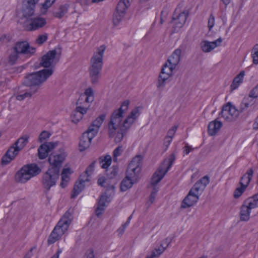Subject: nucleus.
Here are the masks:
<instances>
[{"mask_svg": "<svg viewBox=\"0 0 258 258\" xmlns=\"http://www.w3.org/2000/svg\"><path fill=\"white\" fill-rule=\"evenodd\" d=\"M66 155L63 149H60V153L51 154L48 159L49 166L41 177L42 187L48 192L51 187L56 184L60 175V169L64 161Z\"/></svg>", "mask_w": 258, "mask_h": 258, "instance_id": "nucleus-1", "label": "nucleus"}, {"mask_svg": "<svg viewBox=\"0 0 258 258\" xmlns=\"http://www.w3.org/2000/svg\"><path fill=\"white\" fill-rule=\"evenodd\" d=\"M105 48L103 45L100 46L90 59L88 72L92 84H97L101 78V71L103 64V57Z\"/></svg>", "mask_w": 258, "mask_h": 258, "instance_id": "nucleus-2", "label": "nucleus"}, {"mask_svg": "<svg viewBox=\"0 0 258 258\" xmlns=\"http://www.w3.org/2000/svg\"><path fill=\"white\" fill-rule=\"evenodd\" d=\"M54 70L52 69H43L42 70L27 74L24 78L23 84L29 87L30 89L35 91L36 93L40 86L50 77L53 73Z\"/></svg>", "mask_w": 258, "mask_h": 258, "instance_id": "nucleus-3", "label": "nucleus"}, {"mask_svg": "<svg viewBox=\"0 0 258 258\" xmlns=\"http://www.w3.org/2000/svg\"><path fill=\"white\" fill-rule=\"evenodd\" d=\"M13 52L8 58L9 64L13 65L16 63L19 57L23 55L29 58L33 55L36 52L35 47L30 46L27 41H19L12 47Z\"/></svg>", "mask_w": 258, "mask_h": 258, "instance_id": "nucleus-4", "label": "nucleus"}, {"mask_svg": "<svg viewBox=\"0 0 258 258\" xmlns=\"http://www.w3.org/2000/svg\"><path fill=\"white\" fill-rule=\"evenodd\" d=\"M130 103L128 100H124L121 103L120 107L118 109L114 110L112 112L108 124L109 138L113 137L116 130L120 128L123 118V113L127 110Z\"/></svg>", "mask_w": 258, "mask_h": 258, "instance_id": "nucleus-5", "label": "nucleus"}, {"mask_svg": "<svg viewBox=\"0 0 258 258\" xmlns=\"http://www.w3.org/2000/svg\"><path fill=\"white\" fill-rule=\"evenodd\" d=\"M258 207V193L245 200L240 208L239 217L241 221L246 222L250 219L251 210Z\"/></svg>", "mask_w": 258, "mask_h": 258, "instance_id": "nucleus-6", "label": "nucleus"}, {"mask_svg": "<svg viewBox=\"0 0 258 258\" xmlns=\"http://www.w3.org/2000/svg\"><path fill=\"white\" fill-rule=\"evenodd\" d=\"M175 159V155L172 153L170 155L167 159L164 161L162 166H160L153 174L151 181L152 185L156 186L162 179L172 166Z\"/></svg>", "mask_w": 258, "mask_h": 258, "instance_id": "nucleus-7", "label": "nucleus"}, {"mask_svg": "<svg viewBox=\"0 0 258 258\" xmlns=\"http://www.w3.org/2000/svg\"><path fill=\"white\" fill-rule=\"evenodd\" d=\"M175 10L174 13L173 14L172 20L170 23L172 25V29L171 33L172 34L177 33L179 32L180 29L182 28L186 19L189 15L188 10H184L182 12H180L179 14H176Z\"/></svg>", "mask_w": 258, "mask_h": 258, "instance_id": "nucleus-8", "label": "nucleus"}, {"mask_svg": "<svg viewBox=\"0 0 258 258\" xmlns=\"http://www.w3.org/2000/svg\"><path fill=\"white\" fill-rule=\"evenodd\" d=\"M130 6V0H120L113 14L112 22L117 26L125 16L126 10Z\"/></svg>", "mask_w": 258, "mask_h": 258, "instance_id": "nucleus-9", "label": "nucleus"}, {"mask_svg": "<svg viewBox=\"0 0 258 258\" xmlns=\"http://www.w3.org/2000/svg\"><path fill=\"white\" fill-rule=\"evenodd\" d=\"M115 186L113 185L106 187L105 192L100 196L98 202V206L95 210L96 215L99 217L102 215V211L104 210L106 202H108L109 197L114 194Z\"/></svg>", "mask_w": 258, "mask_h": 258, "instance_id": "nucleus-10", "label": "nucleus"}, {"mask_svg": "<svg viewBox=\"0 0 258 258\" xmlns=\"http://www.w3.org/2000/svg\"><path fill=\"white\" fill-rule=\"evenodd\" d=\"M57 54L55 49L48 51L45 55L41 57L39 67H42L44 69L52 68L53 70L56 62H54Z\"/></svg>", "mask_w": 258, "mask_h": 258, "instance_id": "nucleus-11", "label": "nucleus"}, {"mask_svg": "<svg viewBox=\"0 0 258 258\" xmlns=\"http://www.w3.org/2000/svg\"><path fill=\"white\" fill-rule=\"evenodd\" d=\"M57 142H46L42 144L38 149V157L40 159H45L50 151L57 145Z\"/></svg>", "mask_w": 258, "mask_h": 258, "instance_id": "nucleus-12", "label": "nucleus"}, {"mask_svg": "<svg viewBox=\"0 0 258 258\" xmlns=\"http://www.w3.org/2000/svg\"><path fill=\"white\" fill-rule=\"evenodd\" d=\"M95 136L94 133L89 132L88 130L83 134L79 143V149L81 152L85 151L90 146L91 140Z\"/></svg>", "mask_w": 258, "mask_h": 258, "instance_id": "nucleus-13", "label": "nucleus"}, {"mask_svg": "<svg viewBox=\"0 0 258 258\" xmlns=\"http://www.w3.org/2000/svg\"><path fill=\"white\" fill-rule=\"evenodd\" d=\"M67 230L62 228L60 223H57L48 238V244H52L58 240Z\"/></svg>", "mask_w": 258, "mask_h": 258, "instance_id": "nucleus-14", "label": "nucleus"}, {"mask_svg": "<svg viewBox=\"0 0 258 258\" xmlns=\"http://www.w3.org/2000/svg\"><path fill=\"white\" fill-rule=\"evenodd\" d=\"M30 23L28 26V30L34 31L43 27L46 24L45 19L37 17L30 19Z\"/></svg>", "mask_w": 258, "mask_h": 258, "instance_id": "nucleus-15", "label": "nucleus"}, {"mask_svg": "<svg viewBox=\"0 0 258 258\" xmlns=\"http://www.w3.org/2000/svg\"><path fill=\"white\" fill-rule=\"evenodd\" d=\"M199 199V195H197L192 192V191L189 190L187 195L183 200L181 208L185 209L192 206L198 201Z\"/></svg>", "mask_w": 258, "mask_h": 258, "instance_id": "nucleus-16", "label": "nucleus"}, {"mask_svg": "<svg viewBox=\"0 0 258 258\" xmlns=\"http://www.w3.org/2000/svg\"><path fill=\"white\" fill-rule=\"evenodd\" d=\"M39 0H27V4L23 8V16L29 18L34 14L36 4Z\"/></svg>", "mask_w": 258, "mask_h": 258, "instance_id": "nucleus-17", "label": "nucleus"}, {"mask_svg": "<svg viewBox=\"0 0 258 258\" xmlns=\"http://www.w3.org/2000/svg\"><path fill=\"white\" fill-rule=\"evenodd\" d=\"M106 117L105 114H102L96 118L93 121L91 125H90L87 130L89 132H92L95 134H97L99 128L102 124Z\"/></svg>", "mask_w": 258, "mask_h": 258, "instance_id": "nucleus-18", "label": "nucleus"}, {"mask_svg": "<svg viewBox=\"0 0 258 258\" xmlns=\"http://www.w3.org/2000/svg\"><path fill=\"white\" fill-rule=\"evenodd\" d=\"M73 213V210L71 208L69 209L57 223H60V225L62 226V228L64 230H68V228L72 221Z\"/></svg>", "mask_w": 258, "mask_h": 258, "instance_id": "nucleus-19", "label": "nucleus"}, {"mask_svg": "<svg viewBox=\"0 0 258 258\" xmlns=\"http://www.w3.org/2000/svg\"><path fill=\"white\" fill-rule=\"evenodd\" d=\"M31 178V176L24 166L15 174L16 181L21 183H25Z\"/></svg>", "mask_w": 258, "mask_h": 258, "instance_id": "nucleus-20", "label": "nucleus"}, {"mask_svg": "<svg viewBox=\"0 0 258 258\" xmlns=\"http://www.w3.org/2000/svg\"><path fill=\"white\" fill-rule=\"evenodd\" d=\"M14 151V147H10L7 150L1 159V164L2 165H7L9 164L18 155V153Z\"/></svg>", "mask_w": 258, "mask_h": 258, "instance_id": "nucleus-21", "label": "nucleus"}, {"mask_svg": "<svg viewBox=\"0 0 258 258\" xmlns=\"http://www.w3.org/2000/svg\"><path fill=\"white\" fill-rule=\"evenodd\" d=\"M172 75L166 74H162L160 72L156 83V87L158 91L162 92L166 86V81Z\"/></svg>", "mask_w": 258, "mask_h": 258, "instance_id": "nucleus-22", "label": "nucleus"}, {"mask_svg": "<svg viewBox=\"0 0 258 258\" xmlns=\"http://www.w3.org/2000/svg\"><path fill=\"white\" fill-rule=\"evenodd\" d=\"M222 126V122L215 119L209 123L208 133L211 136H215Z\"/></svg>", "mask_w": 258, "mask_h": 258, "instance_id": "nucleus-23", "label": "nucleus"}, {"mask_svg": "<svg viewBox=\"0 0 258 258\" xmlns=\"http://www.w3.org/2000/svg\"><path fill=\"white\" fill-rule=\"evenodd\" d=\"M29 137L27 135L19 138L11 147H14V151L18 154L28 143Z\"/></svg>", "mask_w": 258, "mask_h": 258, "instance_id": "nucleus-24", "label": "nucleus"}, {"mask_svg": "<svg viewBox=\"0 0 258 258\" xmlns=\"http://www.w3.org/2000/svg\"><path fill=\"white\" fill-rule=\"evenodd\" d=\"M181 50L180 48L176 49L168 58L167 62L176 68L180 60Z\"/></svg>", "mask_w": 258, "mask_h": 258, "instance_id": "nucleus-25", "label": "nucleus"}, {"mask_svg": "<svg viewBox=\"0 0 258 258\" xmlns=\"http://www.w3.org/2000/svg\"><path fill=\"white\" fill-rule=\"evenodd\" d=\"M86 108L84 107H76L71 115L72 120L73 122L77 123L82 119L83 115L86 114L85 110Z\"/></svg>", "mask_w": 258, "mask_h": 258, "instance_id": "nucleus-26", "label": "nucleus"}, {"mask_svg": "<svg viewBox=\"0 0 258 258\" xmlns=\"http://www.w3.org/2000/svg\"><path fill=\"white\" fill-rule=\"evenodd\" d=\"M255 103L254 99L251 97L248 96L244 97L239 106L240 112L242 113L246 111L248 107L251 106Z\"/></svg>", "mask_w": 258, "mask_h": 258, "instance_id": "nucleus-27", "label": "nucleus"}, {"mask_svg": "<svg viewBox=\"0 0 258 258\" xmlns=\"http://www.w3.org/2000/svg\"><path fill=\"white\" fill-rule=\"evenodd\" d=\"M253 174V169L252 168L248 169L246 173L240 177L239 184H241L242 183L246 187H247L252 179Z\"/></svg>", "mask_w": 258, "mask_h": 258, "instance_id": "nucleus-28", "label": "nucleus"}, {"mask_svg": "<svg viewBox=\"0 0 258 258\" xmlns=\"http://www.w3.org/2000/svg\"><path fill=\"white\" fill-rule=\"evenodd\" d=\"M24 166L31 178L38 175L41 171L40 168L36 164L32 163Z\"/></svg>", "mask_w": 258, "mask_h": 258, "instance_id": "nucleus-29", "label": "nucleus"}, {"mask_svg": "<svg viewBox=\"0 0 258 258\" xmlns=\"http://www.w3.org/2000/svg\"><path fill=\"white\" fill-rule=\"evenodd\" d=\"M230 107H231V103L230 102L223 105L219 116L223 117L225 120L228 121H231L232 117L230 116Z\"/></svg>", "mask_w": 258, "mask_h": 258, "instance_id": "nucleus-30", "label": "nucleus"}, {"mask_svg": "<svg viewBox=\"0 0 258 258\" xmlns=\"http://www.w3.org/2000/svg\"><path fill=\"white\" fill-rule=\"evenodd\" d=\"M143 156L141 155H136L129 163L127 168L133 170L137 168H142Z\"/></svg>", "mask_w": 258, "mask_h": 258, "instance_id": "nucleus-31", "label": "nucleus"}, {"mask_svg": "<svg viewBox=\"0 0 258 258\" xmlns=\"http://www.w3.org/2000/svg\"><path fill=\"white\" fill-rule=\"evenodd\" d=\"M136 182L137 181L133 180L131 177H127V175H126L125 177L120 183V190L122 191L127 190L128 188L132 187L133 184Z\"/></svg>", "mask_w": 258, "mask_h": 258, "instance_id": "nucleus-32", "label": "nucleus"}, {"mask_svg": "<svg viewBox=\"0 0 258 258\" xmlns=\"http://www.w3.org/2000/svg\"><path fill=\"white\" fill-rule=\"evenodd\" d=\"M245 75L244 71H241L233 80L230 85V88L232 90L237 89L239 85L242 83Z\"/></svg>", "mask_w": 258, "mask_h": 258, "instance_id": "nucleus-33", "label": "nucleus"}, {"mask_svg": "<svg viewBox=\"0 0 258 258\" xmlns=\"http://www.w3.org/2000/svg\"><path fill=\"white\" fill-rule=\"evenodd\" d=\"M84 187V184L80 181L76 182L71 195V198H75L83 190Z\"/></svg>", "mask_w": 258, "mask_h": 258, "instance_id": "nucleus-34", "label": "nucleus"}, {"mask_svg": "<svg viewBox=\"0 0 258 258\" xmlns=\"http://www.w3.org/2000/svg\"><path fill=\"white\" fill-rule=\"evenodd\" d=\"M201 47L203 52H209L216 47V45H214L212 42L204 40L201 42Z\"/></svg>", "mask_w": 258, "mask_h": 258, "instance_id": "nucleus-35", "label": "nucleus"}, {"mask_svg": "<svg viewBox=\"0 0 258 258\" xmlns=\"http://www.w3.org/2000/svg\"><path fill=\"white\" fill-rule=\"evenodd\" d=\"M68 8L69 5L67 4L60 5L59 7L58 12H55L53 13V16L56 18L61 19L66 13H67Z\"/></svg>", "mask_w": 258, "mask_h": 258, "instance_id": "nucleus-36", "label": "nucleus"}, {"mask_svg": "<svg viewBox=\"0 0 258 258\" xmlns=\"http://www.w3.org/2000/svg\"><path fill=\"white\" fill-rule=\"evenodd\" d=\"M99 162L102 164L101 168H107L111 164L112 159L110 155H106L105 157L101 156L99 158Z\"/></svg>", "mask_w": 258, "mask_h": 258, "instance_id": "nucleus-37", "label": "nucleus"}, {"mask_svg": "<svg viewBox=\"0 0 258 258\" xmlns=\"http://www.w3.org/2000/svg\"><path fill=\"white\" fill-rule=\"evenodd\" d=\"M142 168H137L133 170H130V169H127L126 171V175L127 177H131L133 180L137 181L138 176L141 172Z\"/></svg>", "mask_w": 258, "mask_h": 258, "instance_id": "nucleus-38", "label": "nucleus"}, {"mask_svg": "<svg viewBox=\"0 0 258 258\" xmlns=\"http://www.w3.org/2000/svg\"><path fill=\"white\" fill-rule=\"evenodd\" d=\"M175 69V67L172 66V65L166 61L162 66L161 72H162V74H166L167 75L169 74L172 75L173 71Z\"/></svg>", "mask_w": 258, "mask_h": 258, "instance_id": "nucleus-39", "label": "nucleus"}, {"mask_svg": "<svg viewBox=\"0 0 258 258\" xmlns=\"http://www.w3.org/2000/svg\"><path fill=\"white\" fill-rule=\"evenodd\" d=\"M135 120L129 115L123 120L120 126L123 127L124 130H128L131 125L134 123Z\"/></svg>", "mask_w": 258, "mask_h": 258, "instance_id": "nucleus-40", "label": "nucleus"}, {"mask_svg": "<svg viewBox=\"0 0 258 258\" xmlns=\"http://www.w3.org/2000/svg\"><path fill=\"white\" fill-rule=\"evenodd\" d=\"M106 171L108 178L112 179L116 176L118 171V168L116 166H113L111 168L106 169Z\"/></svg>", "mask_w": 258, "mask_h": 258, "instance_id": "nucleus-41", "label": "nucleus"}, {"mask_svg": "<svg viewBox=\"0 0 258 258\" xmlns=\"http://www.w3.org/2000/svg\"><path fill=\"white\" fill-rule=\"evenodd\" d=\"M123 129V127L120 126V128H119V131L117 132V135L114 139V141L116 143L120 142L122 141L124 137V135H125V134L126 133L127 130H124Z\"/></svg>", "mask_w": 258, "mask_h": 258, "instance_id": "nucleus-42", "label": "nucleus"}, {"mask_svg": "<svg viewBox=\"0 0 258 258\" xmlns=\"http://www.w3.org/2000/svg\"><path fill=\"white\" fill-rule=\"evenodd\" d=\"M240 185V187H237L234 191L233 196L235 199L239 198L247 188V187L244 185L242 183Z\"/></svg>", "mask_w": 258, "mask_h": 258, "instance_id": "nucleus-43", "label": "nucleus"}, {"mask_svg": "<svg viewBox=\"0 0 258 258\" xmlns=\"http://www.w3.org/2000/svg\"><path fill=\"white\" fill-rule=\"evenodd\" d=\"M35 91H33L31 89H29V91L28 92H26L25 93L23 94L17 95L16 97V99L19 101H22L25 99L27 97H31L34 94H35Z\"/></svg>", "mask_w": 258, "mask_h": 258, "instance_id": "nucleus-44", "label": "nucleus"}, {"mask_svg": "<svg viewBox=\"0 0 258 258\" xmlns=\"http://www.w3.org/2000/svg\"><path fill=\"white\" fill-rule=\"evenodd\" d=\"M205 188L203 185H201L199 182L197 181L192 188L190 189V191L198 195L200 192H202Z\"/></svg>", "mask_w": 258, "mask_h": 258, "instance_id": "nucleus-45", "label": "nucleus"}, {"mask_svg": "<svg viewBox=\"0 0 258 258\" xmlns=\"http://www.w3.org/2000/svg\"><path fill=\"white\" fill-rule=\"evenodd\" d=\"M56 0H45L42 5L41 12L43 14L46 13L47 10L50 8L55 2Z\"/></svg>", "mask_w": 258, "mask_h": 258, "instance_id": "nucleus-46", "label": "nucleus"}, {"mask_svg": "<svg viewBox=\"0 0 258 258\" xmlns=\"http://www.w3.org/2000/svg\"><path fill=\"white\" fill-rule=\"evenodd\" d=\"M164 252V249L155 248L151 254L147 255L145 258H155L159 256Z\"/></svg>", "mask_w": 258, "mask_h": 258, "instance_id": "nucleus-47", "label": "nucleus"}, {"mask_svg": "<svg viewBox=\"0 0 258 258\" xmlns=\"http://www.w3.org/2000/svg\"><path fill=\"white\" fill-rule=\"evenodd\" d=\"M123 149L122 146H119L116 148L115 149L113 152V161L114 162L117 161V157L119 156L123 152Z\"/></svg>", "mask_w": 258, "mask_h": 258, "instance_id": "nucleus-48", "label": "nucleus"}, {"mask_svg": "<svg viewBox=\"0 0 258 258\" xmlns=\"http://www.w3.org/2000/svg\"><path fill=\"white\" fill-rule=\"evenodd\" d=\"M230 116L232 117V121L236 118L240 112L239 109H237L235 106L231 104V107L230 109Z\"/></svg>", "mask_w": 258, "mask_h": 258, "instance_id": "nucleus-49", "label": "nucleus"}, {"mask_svg": "<svg viewBox=\"0 0 258 258\" xmlns=\"http://www.w3.org/2000/svg\"><path fill=\"white\" fill-rule=\"evenodd\" d=\"M48 39V34L47 33H45L42 35H39L37 39L36 40V42L39 45H41L45 42L47 41Z\"/></svg>", "mask_w": 258, "mask_h": 258, "instance_id": "nucleus-50", "label": "nucleus"}, {"mask_svg": "<svg viewBox=\"0 0 258 258\" xmlns=\"http://www.w3.org/2000/svg\"><path fill=\"white\" fill-rule=\"evenodd\" d=\"M172 240V238L170 237H167L164 240H163L161 243L160 244V246L158 248V249H164V251L166 249V248L168 246L169 244Z\"/></svg>", "mask_w": 258, "mask_h": 258, "instance_id": "nucleus-51", "label": "nucleus"}, {"mask_svg": "<svg viewBox=\"0 0 258 258\" xmlns=\"http://www.w3.org/2000/svg\"><path fill=\"white\" fill-rule=\"evenodd\" d=\"M93 100V97L90 96H86V95H80L78 99V103L81 104L82 102H85V103H88L90 104V102H92Z\"/></svg>", "mask_w": 258, "mask_h": 258, "instance_id": "nucleus-52", "label": "nucleus"}, {"mask_svg": "<svg viewBox=\"0 0 258 258\" xmlns=\"http://www.w3.org/2000/svg\"><path fill=\"white\" fill-rule=\"evenodd\" d=\"M132 215L128 217L126 222L124 224L122 225L118 229L117 232H118L119 234L122 235L123 233V232L125 230V229L126 228V227L128 226V224L130 223V220L132 219Z\"/></svg>", "mask_w": 258, "mask_h": 258, "instance_id": "nucleus-53", "label": "nucleus"}, {"mask_svg": "<svg viewBox=\"0 0 258 258\" xmlns=\"http://www.w3.org/2000/svg\"><path fill=\"white\" fill-rule=\"evenodd\" d=\"M50 136L51 134L48 132L44 131L42 132L40 134L39 137V141L40 142H42L45 140L48 139Z\"/></svg>", "mask_w": 258, "mask_h": 258, "instance_id": "nucleus-54", "label": "nucleus"}, {"mask_svg": "<svg viewBox=\"0 0 258 258\" xmlns=\"http://www.w3.org/2000/svg\"><path fill=\"white\" fill-rule=\"evenodd\" d=\"M197 181L199 182L201 185H203L204 188H205L206 186L209 183L210 178L208 175H205Z\"/></svg>", "mask_w": 258, "mask_h": 258, "instance_id": "nucleus-55", "label": "nucleus"}, {"mask_svg": "<svg viewBox=\"0 0 258 258\" xmlns=\"http://www.w3.org/2000/svg\"><path fill=\"white\" fill-rule=\"evenodd\" d=\"M12 36L10 34H3L0 37V43H7L11 41Z\"/></svg>", "mask_w": 258, "mask_h": 258, "instance_id": "nucleus-56", "label": "nucleus"}, {"mask_svg": "<svg viewBox=\"0 0 258 258\" xmlns=\"http://www.w3.org/2000/svg\"><path fill=\"white\" fill-rule=\"evenodd\" d=\"M248 95L254 99L258 97V84L250 91Z\"/></svg>", "mask_w": 258, "mask_h": 258, "instance_id": "nucleus-57", "label": "nucleus"}, {"mask_svg": "<svg viewBox=\"0 0 258 258\" xmlns=\"http://www.w3.org/2000/svg\"><path fill=\"white\" fill-rule=\"evenodd\" d=\"M139 115V107H137L132 110L128 115L135 120Z\"/></svg>", "mask_w": 258, "mask_h": 258, "instance_id": "nucleus-58", "label": "nucleus"}, {"mask_svg": "<svg viewBox=\"0 0 258 258\" xmlns=\"http://www.w3.org/2000/svg\"><path fill=\"white\" fill-rule=\"evenodd\" d=\"M96 163V161L95 160L93 161L85 170V171L87 173L89 176L93 173Z\"/></svg>", "mask_w": 258, "mask_h": 258, "instance_id": "nucleus-59", "label": "nucleus"}, {"mask_svg": "<svg viewBox=\"0 0 258 258\" xmlns=\"http://www.w3.org/2000/svg\"><path fill=\"white\" fill-rule=\"evenodd\" d=\"M215 25V17L213 14H211L208 20V27L210 31Z\"/></svg>", "mask_w": 258, "mask_h": 258, "instance_id": "nucleus-60", "label": "nucleus"}, {"mask_svg": "<svg viewBox=\"0 0 258 258\" xmlns=\"http://www.w3.org/2000/svg\"><path fill=\"white\" fill-rule=\"evenodd\" d=\"M89 176H90L88 175V174L85 171L80 176L79 181H80L84 184L85 182L89 181Z\"/></svg>", "mask_w": 258, "mask_h": 258, "instance_id": "nucleus-61", "label": "nucleus"}, {"mask_svg": "<svg viewBox=\"0 0 258 258\" xmlns=\"http://www.w3.org/2000/svg\"><path fill=\"white\" fill-rule=\"evenodd\" d=\"M83 258H95L93 249L92 248H89L87 250Z\"/></svg>", "mask_w": 258, "mask_h": 258, "instance_id": "nucleus-62", "label": "nucleus"}, {"mask_svg": "<svg viewBox=\"0 0 258 258\" xmlns=\"http://www.w3.org/2000/svg\"><path fill=\"white\" fill-rule=\"evenodd\" d=\"M69 175H64L61 174V182H60V186L62 188H64L67 186V182L68 181V179H69Z\"/></svg>", "mask_w": 258, "mask_h": 258, "instance_id": "nucleus-63", "label": "nucleus"}, {"mask_svg": "<svg viewBox=\"0 0 258 258\" xmlns=\"http://www.w3.org/2000/svg\"><path fill=\"white\" fill-rule=\"evenodd\" d=\"M183 149V153L186 155L188 154L191 151H192L194 149L193 148H192L191 146H189L188 144H185Z\"/></svg>", "mask_w": 258, "mask_h": 258, "instance_id": "nucleus-64", "label": "nucleus"}]
</instances>
